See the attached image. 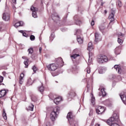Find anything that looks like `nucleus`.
I'll list each match as a JSON object with an SVG mask.
<instances>
[{"mask_svg":"<svg viewBox=\"0 0 126 126\" xmlns=\"http://www.w3.org/2000/svg\"><path fill=\"white\" fill-rule=\"evenodd\" d=\"M34 18H37V17H34Z\"/></svg>","mask_w":126,"mask_h":126,"instance_id":"4d7b16f0","label":"nucleus"},{"mask_svg":"<svg viewBox=\"0 0 126 126\" xmlns=\"http://www.w3.org/2000/svg\"><path fill=\"white\" fill-rule=\"evenodd\" d=\"M13 8H14H14H15V6H13Z\"/></svg>","mask_w":126,"mask_h":126,"instance_id":"5fc2aeb1","label":"nucleus"},{"mask_svg":"<svg viewBox=\"0 0 126 126\" xmlns=\"http://www.w3.org/2000/svg\"><path fill=\"white\" fill-rule=\"evenodd\" d=\"M124 34L121 33V32H119L118 34V37H123L124 36Z\"/></svg>","mask_w":126,"mask_h":126,"instance_id":"a19ab883","label":"nucleus"},{"mask_svg":"<svg viewBox=\"0 0 126 126\" xmlns=\"http://www.w3.org/2000/svg\"><path fill=\"white\" fill-rule=\"evenodd\" d=\"M24 25V23L23 21H20L19 22H17L15 24L14 26L16 28H18V27L20 26H23Z\"/></svg>","mask_w":126,"mask_h":126,"instance_id":"9d476101","label":"nucleus"},{"mask_svg":"<svg viewBox=\"0 0 126 126\" xmlns=\"http://www.w3.org/2000/svg\"><path fill=\"white\" fill-rule=\"evenodd\" d=\"M93 46H91L90 47H88V50L90 52H89V58L90 59V58L91 57V56L92 55V53L90 52H92V51H93Z\"/></svg>","mask_w":126,"mask_h":126,"instance_id":"a211bd4d","label":"nucleus"},{"mask_svg":"<svg viewBox=\"0 0 126 126\" xmlns=\"http://www.w3.org/2000/svg\"><path fill=\"white\" fill-rule=\"evenodd\" d=\"M95 126H100V125H99V124H96V125H95Z\"/></svg>","mask_w":126,"mask_h":126,"instance_id":"864d4df0","label":"nucleus"},{"mask_svg":"<svg viewBox=\"0 0 126 126\" xmlns=\"http://www.w3.org/2000/svg\"><path fill=\"white\" fill-rule=\"evenodd\" d=\"M89 63H91V60H90V59H89Z\"/></svg>","mask_w":126,"mask_h":126,"instance_id":"3c124183","label":"nucleus"},{"mask_svg":"<svg viewBox=\"0 0 126 126\" xmlns=\"http://www.w3.org/2000/svg\"><path fill=\"white\" fill-rule=\"evenodd\" d=\"M54 34H51V37H52V38H53V37H54Z\"/></svg>","mask_w":126,"mask_h":126,"instance_id":"603ef678","label":"nucleus"},{"mask_svg":"<svg viewBox=\"0 0 126 126\" xmlns=\"http://www.w3.org/2000/svg\"><path fill=\"white\" fill-rule=\"evenodd\" d=\"M60 112V107H56L53 109V110L51 113L50 119L51 121H54L56 120V118L58 117Z\"/></svg>","mask_w":126,"mask_h":126,"instance_id":"f03ea898","label":"nucleus"},{"mask_svg":"<svg viewBox=\"0 0 126 126\" xmlns=\"http://www.w3.org/2000/svg\"><path fill=\"white\" fill-rule=\"evenodd\" d=\"M91 103L93 105H95V97L93 96V94H92Z\"/></svg>","mask_w":126,"mask_h":126,"instance_id":"412c9836","label":"nucleus"},{"mask_svg":"<svg viewBox=\"0 0 126 126\" xmlns=\"http://www.w3.org/2000/svg\"><path fill=\"white\" fill-rule=\"evenodd\" d=\"M90 47H93V45L91 42H89L88 45V48H90Z\"/></svg>","mask_w":126,"mask_h":126,"instance_id":"ea45409f","label":"nucleus"},{"mask_svg":"<svg viewBox=\"0 0 126 126\" xmlns=\"http://www.w3.org/2000/svg\"><path fill=\"white\" fill-rule=\"evenodd\" d=\"M7 15V13H3V16H6Z\"/></svg>","mask_w":126,"mask_h":126,"instance_id":"a18cd8bd","label":"nucleus"},{"mask_svg":"<svg viewBox=\"0 0 126 126\" xmlns=\"http://www.w3.org/2000/svg\"><path fill=\"white\" fill-rule=\"evenodd\" d=\"M2 81H3V78L2 76H0V85H1Z\"/></svg>","mask_w":126,"mask_h":126,"instance_id":"58836bf2","label":"nucleus"},{"mask_svg":"<svg viewBox=\"0 0 126 126\" xmlns=\"http://www.w3.org/2000/svg\"><path fill=\"white\" fill-rule=\"evenodd\" d=\"M80 34H81V30H77L76 33H75V35H77V36H80Z\"/></svg>","mask_w":126,"mask_h":126,"instance_id":"c85d7f7f","label":"nucleus"},{"mask_svg":"<svg viewBox=\"0 0 126 126\" xmlns=\"http://www.w3.org/2000/svg\"><path fill=\"white\" fill-rule=\"evenodd\" d=\"M119 120V116L116 113H114L113 115V117L109 118L107 120L106 123L108 126H120V125L117 123Z\"/></svg>","mask_w":126,"mask_h":126,"instance_id":"f257e3e1","label":"nucleus"},{"mask_svg":"<svg viewBox=\"0 0 126 126\" xmlns=\"http://www.w3.org/2000/svg\"><path fill=\"white\" fill-rule=\"evenodd\" d=\"M67 119H68L70 125L71 126H77L78 123L73 119V116H72V113L69 112L67 115Z\"/></svg>","mask_w":126,"mask_h":126,"instance_id":"7ed1b4c3","label":"nucleus"},{"mask_svg":"<svg viewBox=\"0 0 126 126\" xmlns=\"http://www.w3.org/2000/svg\"><path fill=\"white\" fill-rule=\"evenodd\" d=\"M103 5H104V3L103 2H102L101 3V6H103Z\"/></svg>","mask_w":126,"mask_h":126,"instance_id":"09e8293b","label":"nucleus"},{"mask_svg":"<svg viewBox=\"0 0 126 126\" xmlns=\"http://www.w3.org/2000/svg\"><path fill=\"white\" fill-rule=\"evenodd\" d=\"M108 19H109L110 22H113V21L115 20V18H114L113 16H109Z\"/></svg>","mask_w":126,"mask_h":126,"instance_id":"2f4dec72","label":"nucleus"},{"mask_svg":"<svg viewBox=\"0 0 126 126\" xmlns=\"http://www.w3.org/2000/svg\"><path fill=\"white\" fill-rule=\"evenodd\" d=\"M120 96L121 97V98L122 100L123 101V103L125 104V105H126V95L124 94H120Z\"/></svg>","mask_w":126,"mask_h":126,"instance_id":"f8f14e48","label":"nucleus"},{"mask_svg":"<svg viewBox=\"0 0 126 126\" xmlns=\"http://www.w3.org/2000/svg\"><path fill=\"white\" fill-rule=\"evenodd\" d=\"M0 31H1V28H0Z\"/></svg>","mask_w":126,"mask_h":126,"instance_id":"6e6d98bb","label":"nucleus"},{"mask_svg":"<svg viewBox=\"0 0 126 126\" xmlns=\"http://www.w3.org/2000/svg\"><path fill=\"white\" fill-rule=\"evenodd\" d=\"M19 32H20V33H22L23 34V36H24V37H27V36H28V34H27L25 32H24V31H19Z\"/></svg>","mask_w":126,"mask_h":126,"instance_id":"393cba45","label":"nucleus"},{"mask_svg":"<svg viewBox=\"0 0 126 126\" xmlns=\"http://www.w3.org/2000/svg\"><path fill=\"white\" fill-rule=\"evenodd\" d=\"M3 118L5 120L7 119V116H6V113H5V110H3Z\"/></svg>","mask_w":126,"mask_h":126,"instance_id":"a878e982","label":"nucleus"},{"mask_svg":"<svg viewBox=\"0 0 126 126\" xmlns=\"http://www.w3.org/2000/svg\"><path fill=\"white\" fill-rule=\"evenodd\" d=\"M105 71H106V69H105L104 68H101V69H100L99 70L98 72L100 74H102L103 73H104Z\"/></svg>","mask_w":126,"mask_h":126,"instance_id":"6ab92c4d","label":"nucleus"},{"mask_svg":"<svg viewBox=\"0 0 126 126\" xmlns=\"http://www.w3.org/2000/svg\"><path fill=\"white\" fill-rule=\"evenodd\" d=\"M28 62H29V60L27 59L26 61H24V63L25 65V67L27 68L28 67Z\"/></svg>","mask_w":126,"mask_h":126,"instance_id":"5701e85b","label":"nucleus"},{"mask_svg":"<svg viewBox=\"0 0 126 126\" xmlns=\"http://www.w3.org/2000/svg\"><path fill=\"white\" fill-rule=\"evenodd\" d=\"M122 51V47L119 46L115 48V53L116 55H120L121 54V51Z\"/></svg>","mask_w":126,"mask_h":126,"instance_id":"6e6552de","label":"nucleus"},{"mask_svg":"<svg viewBox=\"0 0 126 126\" xmlns=\"http://www.w3.org/2000/svg\"><path fill=\"white\" fill-rule=\"evenodd\" d=\"M101 92L102 96H105L106 95V92H105V89H101Z\"/></svg>","mask_w":126,"mask_h":126,"instance_id":"c756f323","label":"nucleus"},{"mask_svg":"<svg viewBox=\"0 0 126 126\" xmlns=\"http://www.w3.org/2000/svg\"><path fill=\"white\" fill-rule=\"evenodd\" d=\"M39 52L40 54H41V53H42V47L39 48Z\"/></svg>","mask_w":126,"mask_h":126,"instance_id":"37998d69","label":"nucleus"},{"mask_svg":"<svg viewBox=\"0 0 126 126\" xmlns=\"http://www.w3.org/2000/svg\"><path fill=\"white\" fill-rule=\"evenodd\" d=\"M85 71H86L88 74L90 73V72H91V69L90 68V67H87L85 69Z\"/></svg>","mask_w":126,"mask_h":126,"instance_id":"7c9ffc66","label":"nucleus"},{"mask_svg":"<svg viewBox=\"0 0 126 126\" xmlns=\"http://www.w3.org/2000/svg\"><path fill=\"white\" fill-rule=\"evenodd\" d=\"M94 20H93L91 22V25L92 26H94Z\"/></svg>","mask_w":126,"mask_h":126,"instance_id":"79ce46f5","label":"nucleus"},{"mask_svg":"<svg viewBox=\"0 0 126 126\" xmlns=\"http://www.w3.org/2000/svg\"><path fill=\"white\" fill-rule=\"evenodd\" d=\"M22 59H23L24 60H26L25 61H26V59H27V58L24 56V57H22Z\"/></svg>","mask_w":126,"mask_h":126,"instance_id":"49530a36","label":"nucleus"},{"mask_svg":"<svg viewBox=\"0 0 126 126\" xmlns=\"http://www.w3.org/2000/svg\"><path fill=\"white\" fill-rule=\"evenodd\" d=\"M32 69L33 71H34V72H36V71H37V70H38V68H36L35 65H34V66L32 67Z\"/></svg>","mask_w":126,"mask_h":126,"instance_id":"c9c22d12","label":"nucleus"},{"mask_svg":"<svg viewBox=\"0 0 126 126\" xmlns=\"http://www.w3.org/2000/svg\"><path fill=\"white\" fill-rule=\"evenodd\" d=\"M63 101V98L62 97H58L56 98H55L54 102L56 104V105H58L59 104L60 102H62Z\"/></svg>","mask_w":126,"mask_h":126,"instance_id":"1a4fd4ad","label":"nucleus"},{"mask_svg":"<svg viewBox=\"0 0 126 126\" xmlns=\"http://www.w3.org/2000/svg\"><path fill=\"white\" fill-rule=\"evenodd\" d=\"M94 41L95 42H96V43H98V42L101 41V39L100 38V35H99V33H98V32H95Z\"/></svg>","mask_w":126,"mask_h":126,"instance_id":"9b49d317","label":"nucleus"},{"mask_svg":"<svg viewBox=\"0 0 126 126\" xmlns=\"http://www.w3.org/2000/svg\"><path fill=\"white\" fill-rule=\"evenodd\" d=\"M24 78V74L21 73L19 77V83L20 84H23V78Z\"/></svg>","mask_w":126,"mask_h":126,"instance_id":"dca6fc26","label":"nucleus"},{"mask_svg":"<svg viewBox=\"0 0 126 126\" xmlns=\"http://www.w3.org/2000/svg\"><path fill=\"white\" fill-rule=\"evenodd\" d=\"M2 19L4 21H8L9 20V16H3Z\"/></svg>","mask_w":126,"mask_h":126,"instance_id":"bb28decb","label":"nucleus"},{"mask_svg":"<svg viewBox=\"0 0 126 126\" xmlns=\"http://www.w3.org/2000/svg\"><path fill=\"white\" fill-rule=\"evenodd\" d=\"M12 2L14 3V4H16V0H12Z\"/></svg>","mask_w":126,"mask_h":126,"instance_id":"c03bdc74","label":"nucleus"},{"mask_svg":"<svg viewBox=\"0 0 126 126\" xmlns=\"http://www.w3.org/2000/svg\"><path fill=\"white\" fill-rule=\"evenodd\" d=\"M31 10L32 11V16H35L37 14V11L38 9L37 8H35L34 6H32L31 8Z\"/></svg>","mask_w":126,"mask_h":126,"instance_id":"0eeeda50","label":"nucleus"},{"mask_svg":"<svg viewBox=\"0 0 126 126\" xmlns=\"http://www.w3.org/2000/svg\"><path fill=\"white\" fill-rule=\"evenodd\" d=\"M104 13H105V14H106V13H107V10H105L104 11Z\"/></svg>","mask_w":126,"mask_h":126,"instance_id":"8fccbe9b","label":"nucleus"},{"mask_svg":"<svg viewBox=\"0 0 126 126\" xmlns=\"http://www.w3.org/2000/svg\"><path fill=\"white\" fill-rule=\"evenodd\" d=\"M47 68L49 70L51 71H55L56 69H58V67H59V65L56 63H51L47 66Z\"/></svg>","mask_w":126,"mask_h":126,"instance_id":"20e7f679","label":"nucleus"},{"mask_svg":"<svg viewBox=\"0 0 126 126\" xmlns=\"http://www.w3.org/2000/svg\"><path fill=\"white\" fill-rule=\"evenodd\" d=\"M30 39L31 40V41H34V40H35V36L33 35H31Z\"/></svg>","mask_w":126,"mask_h":126,"instance_id":"4c0bfd02","label":"nucleus"},{"mask_svg":"<svg viewBox=\"0 0 126 126\" xmlns=\"http://www.w3.org/2000/svg\"><path fill=\"white\" fill-rule=\"evenodd\" d=\"M115 13H116V12H115V11L112 10H111V14H110V16H115Z\"/></svg>","mask_w":126,"mask_h":126,"instance_id":"f704fd0d","label":"nucleus"},{"mask_svg":"<svg viewBox=\"0 0 126 126\" xmlns=\"http://www.w3.org/2000/svg\"><path fill=\"white\" fill-rule=\"evenodd\" d=\"M105 111L106 108L103 106H99L96 108V114L98 115H102Z\"/></svg>","mask_w":126,"mask_h":126,"instance_id":"39448f33","label":"nucleus"},{"mask_svg":"<svg viewBox=\"0 0 126 126\" xmlns=\"http://www.w3.org/2000/svg\"><path fill=\"white\" fill-rule=\"evenodd\" d=\"M28 52L29 54H30L31 55H32L33 53V48H30V49H28Z\"/></svg>","mask_w":126,"mask_h":126,"instance_id":"473e14b6","label":"nucleus"},{"mask_svg":"<svg viewBox=\"0 0 126 126\" xmlns=\"http://www.w3.org/2000/svg\"><path fill=\"white\" fill-rule=\"evenodd\" d=\"M38 90L39 92H41V93H43L44 92V90H45V89L44 88V86H41L38 88Z\"/></svg>","mask_w":126,"mask_h":126,"instance_id":"aec40b11","label":"nucleus"},{"mask_svg":"<svg viewBox=\"0 0 126 126\" xmlns=\"http://www.w3.org/2000/svg\"><path fill=\"white\" fill-rule=\"evenodd\" d=\"M78 23H77V24H80V23H81V21H78Z\"/></svg>","mask_w":126,"mask_h":126,"instance_id":"de8ad7c7","label":"nucleus"},{"mask_svg":"<svg viewBox=\"0 0 126 126\" xmlns=\"http://www.w3.org/2000/svg\"><path fill=\"white\" fill-rule=\"evenodd\" d=\"M114 68L116 69V71L118 72V73L121 74L122 73V69H121V67H120L119 65H115L114 66Z\"/></svg>","mask_w":126,"mask_h":126,"instance_id":"ddd939ff","label":"nucleus"},{"mask_svg":"<svg viewBox=\"0 0 126 126\" xmlns=\"http://www.w3.org/2000/svg\"><path fill=\"white\" fill-rule=\"evenodd\" d=\"M7 92L5 90L0 91V98L3 97L6 95Z\"/></svg>","mask_w":126,"mask_h":126,"instance_id":"2eb2a0df","label":"nucleus"},{"mask_svg":"<svg viewBox=\"0 0 126 126\" xmlns=\"http://www.w3.org/2000/svg\"><path fill=\"white\" fill-rule=\"evenodd\" d=\"M118 42L120 45H122V44H123V40L120 39V37H118Z\"/></svg>","mask_w":126,"mask_h":126,"instance_id":"e433bc0d","label":"nucleus"},{"mask_svg":"<svg viewBox=\"0 0 126 126\" xmlns=\"http://www.w3.org/2000/svg\"><path fill=\"white\" fill-rule=\"evenodd\" d=\"M33 109H34V105L33 104H31L28 107L29 111H33Z\"/></svg>","mask_w":126,"mask_h":126,"instance_id":"cd10ccee","label":"nucleus"},{"mask_svg":"<svg viewBox=\"0 0 126 126\" xmlns=\"http://www.w3.org/2000/svg\"><path fill=\"white\" fill-rule=\"evenodd\" d=\"M116 5H118V6H119V7H121V6H123V4L120 0H118V1L117 2Z\"/></svg>","mask_w":126,"mask_h":126,"instance_id":"b1692460","label":"nucleus"},{"mask_svg":"<svg viewBox=\"0 0 126 126\" xmlns=\"http://www.w3.org/2000/svg\"><path fill=\"white\" fill-rule=\"evenodd\" d=\"M34 79H32L31 78H30L27 81V86H30V85H32L33 83H34Z\"/></svg>","mask_w":126,"mask_h":126,"instance_id":"4468645a","label":"nucleus"},{"mask_svg":"<svg viewBox=\"0 0 126 126\" xmlns=\"http://www.w3.org/2000/svg\"><path fill=\"white\" fill-rule=\"evenodd\" d=\"M77 57H79V54H73L70 56V58L71 59H76V58H77Z\"/></svg>","mask_w":126,"mask_h":126,"instance_id":"4be33fe9","label":"nucleus"},{"mask_svg":"<svg viewBox=\"0 0 126 126\" xmlns=\"http://www.w3.org/2000/svg\"><path fill=\"white\" fill-rule=\"evenodd\" d=\"M77 40L79 44H82L83 43V38L80 37V35L77 36Z\"/></svg>","mask_w":126,"mask_h":126,"instance_id":"f3484780","label":"nucleus"},{"mask_svg":"<svg viewBox=\"0 0 126 126\" xmlns=\"http://www.w3.org/2000/svg\"><path fill=\"white\" fill-rule=\"evenodd\" d=\"M97 62H98L99 63H106V62H108V58H107L105 55H102L98 59Z\"/></svg>","mask_w":126,"mask_h":126,"instance_id":"423d86ee","label":"nucleus"},{"mask_svg":"<svg viewBox=\"0 0 126 126\" xmlns=\"http://www.w3.org/2000/svg\"><path fill=\"white\" fill-rule=\"evenodd\" d=\"M56 61L57 63H63V59H62V58L57 59Z\"/></svg>","mask_w":126,"mask_h":126,"instance_id":"72a5a7b5","label":"nucleus"}]
</instances>
